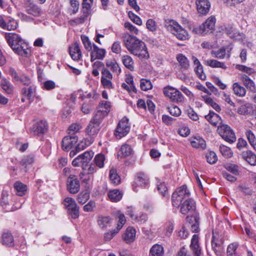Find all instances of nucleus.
<instances>
[{
	"label": "nucleus",
	"instance_id": "55",
	"mask_svg": "<svg viewBox=\"0 0 256 256\" xmlns=\"http://www.w3.org/2000/svg\"><path fill=\"white\" fill-rule=\"evenodd\" d=\"M80 38L85 49L88 52L90 51L92 48V44L88 37L86 35L82 34L80 36Z\"/></svg>",
	"mask_w": 256,
	"mask_h": 256
},
{
	"label": "nucleus",
	"instance_id": "43",
	"mask_svg": "<svg viewBox=\"0 0 256 256\" xmlns=\"http://www.w3.org/2000/svg\"><path fill=\"white\" fill-rule=\"evenodd\" d=\"M206 64L212 68H222L224 70L227 68V66L224 62L216 60H208L206 62Z\"/></svg>",
	"mask_w": 256,
	"mask_h": 256
},
{
	"label": "nucleus",
	"instance_id": "12",
	"mask_svg": "<svg viewBox=\"0 0 256 256\" xmlns=\"http://www.w3.org/2000/svg\"><path fill=\"white\" fill-rule=\"evenodd\" d=\"M78 140V136L74 133L64 136L62 142V149L66 152L70 150L76 144Z\"/></svg>",
	"mask_w": 256,
	"mask_h": 256
},
{
	"label": "nucleus",
	"instance_id": "23",
	"mask_svg": "<svg viewBox=\"0 0 256 256\" xmlns=\"http://www.w3.org/2000/svg\"><path fill=\"white\" fill-rule=\"evenodd\" d=\"M100 130V125L90 120L89 124L86 128V132L88 135L90 136V138H92V136H96ZM90 140H92V138H90Z\"/></svg>",
	"mask_w": 256,
	"mask_h": 256
},
{
	"label": "nucleus",
	"instance_id": "20",
	"mask_svg": "<svg viewBox=\"0 0 256 256\" xmlns=\"http://www.w3.org/2000/svg\"><path fill=\"white\" fill-rule=\"evenodd\" d=\"M69 53L72 58L74 61L80 60L82 57V53L78 42H75L74 44L70 46Z\"/></svg>",
	"mask_w": 256,
	"mask_h": 256
},
{
	"label": "nucleus",
	"instance_id": "18",
	"mask_svg": "<svg viewBox=\"0 0 256 256\" xmlns=\"http://www.w3.org/2000/svg\"><path fill=\"white\" fill-rule=\"evenodd\" d=\"M90 61L96 60H102L106 54V50L104 48H99L95 44H92V48L90 50Z\"/></svg>",
	"mask_w": 256,
	"mask_h": 256
},
{
	"label": "nucleus",
	"instance_id": "8",
	"mask_svg": "<svg viewBox=\"0 0 256 256\" xmlns=\"http://www.w3.org/2000/svg\"><path fill=\"white\" fill-rule=\"evenodd\" d=\"M133 188L136 192H138L136 186L147 188L150 184V178L148 175L142 172H137L134 176Z\"/></svg>",
	"mask_w": 256,
	"mask_h": 256
},
{
	"label": "nucleus",
	"instance_id": "45",
	"mask_svg": "<svg viewBox=\"0 0 256 256\" xmlns=\"http://www.w3.org/2000/svg\"><path fill=\"white\" fill-rule=\"evenodd\" d=\"M109 177L112 183L114 184L118 185L120 183V178L116 170L114 168L110 170Z\"/></svg>",
	"mask_w": 256,
	"mask_h": 256
},
{
	"label": "nucleus",
	"instance_id": "44",
	"mask_svg": "<svg viewBox=\"0 0 256 256\" xmlns=\"http://www.w3.org/2000/svg\"><path fill=\"white\" fill-rule=\"evenodd\" d=\"M164 248L160 244H155L150 250V256H163Z\"/></svg>",
	"mask_w": 256,
	"mask_h": 256
},
{
	"label": "nucleus",
	"instance_id": "47",
	"mask_svg": "<svg viewBox=\"0 0 256 256\" xmlns=\"http://www.w3.org/2000/svg\"><path fill=\"white\" fill-rule=\"evenodd\" d=\"M122 61L124 66L130 71L134 70V61L132 58L128 56L125 55L122 57Z\"/></svg>",
	"mask_w": 256,
	"mask_h": 256
},
{
	"label": "nucleus",
	"instance_id": "3",
	"mask_svg": "<svg viewBox=\"0 0 256 256\" xmlns=\"http://www.w3.org/2000/svg\"><path fill=\"white\" fill-rule=\"evenodd\" d=\"M216 22L215 16H210L200 26H190L189 29L193 34L205 35L209 32H212L215 27Z\"/></svg>",
	"mask_w": 256,
	"mask_h": 256
},
{
	"label": "nucleus",
	"instance_id": "33",
	"mask_svg": "<svg viewBox=\"0 0 256 256\" xmlns=\"http://www.w3.org/2000/svg\"><path fill=\"white\" fill-rule=\"evenodd\" d=\"M132 152V150L130 146L128 144H124L122 146L121 148L118 152V157L126 158L130 156Z\"/></svg>",
	"mask_w": 256,
	"mask_h": 256
},
{
	"label": "nucleus",
	"instance_id": "64",
	"mask_svg": "<svg viewBox=\"0 0 256 256\" xmlns=\"http://www.w3.org/2000/svg\"><path fill=\"white\" fill-rule=\"evenodd\" d=\"M186 222L192 225L194 223L199 222L200 218L198 214L194 212L192 216H188L186 217Z\"/></svg>",
	"mask_w": 256,
	"mask_h": 256
},
{
	"label": "nucleus",
	"instance_id": "51",
	"mask_svg": "<svg viewBox=\"0 0 256 256\" xmlns=\"http://www.w3.org/2000/svg\"><path fill=\"white\" fill-rule=\"evenodd\" d=\"M104 155L102 154H98L95 156L93 161L96 166L102 168L104 166Z\"/></svg>",
	"mask_w": 256,
	"mask_h": 256
},
{
	"label": "nucleus",
	"instance_id": "54",
	"mask_svg": "<svg viewBox=\"0 0 256 256\" xmlns=\"http://www.w3.org/2000/svg\"><path fill=\"white\" fill-rule=\"evenodd\" d=\"M1 86L2 88L8 94L12 93L13 86L10 82L6 79H2L1 81Z\"/></svg>",
	"mask_w": 256,
	"mask_h": 256
},
{
	"label": "nucleus",
	"instance_id": "6",
	"mask_svg": "<svg viewBox=\"0 0 256 256\" xmlns=\"http://www.w3.org/2000/svg\"><path fill=\"white\" fill-rule=\"evenodd\" d=\"M217 132L220 136L230 144L234 143L236 140V137L234 130L226 124H221L218 127Z\"/></svg>",
	"mask_w": 256,
	"mask_h": 256
},
{
	"label": "nucleus",
	"instance_id": "29",
	"mask_svg": "<svg viewBox=\"0 0 256 256\" xmlns=\"http://www.w3.org/2000/svg\"><path fill=\"white\" fill-rule=\"evenodd\" d=\"M240 80L242 82L244 85L250 92L254 91L256 88L254 82L247 75L242 74L240 76Z\"/></svg>",
	"mask_w": 256,
	"mask_h": 256
},
{
	"label": "nucleus",
	"instance_id": "32",
	"mask_svg": "<svg viewBox=\"0 0 256 256\" xmlns=\"http://www.w3.org/2000/svg\"><path fill=\"white\" fill-rule=\"evenodd\" d=\"M242 156L250 164L256 165V155L250 150H246L242 152Z\"/></svg>",
	"mask_w": 256,
	"mask_h": 256
},
{
	"label": "nucleus",
	"instance_id": "38",
	"mask_svg": "<svg viewBox=\"0 0 256 256\" xmlns=\"http://www.w3.org/2000/svg\"><path fill=\"white\" fill-rule=\"evenodd\" d=\"M106 65L108 68H110L113 72L116 73L118 75L121 72V70L114 60H106Z\"/></svg>",
	"mask_w": 256,
	"mask_h": 256
},
{
	"label": "nucleus",
	"instance_id": "16",
	"mask_svg": "<svg viewBox=\"0 0 256 256\" xmlns=\"http://www.w3.org/2000/svg\"><path fill=\"white\" fill-rule=\"evenodd\" d=\"M9 73L15 82H20L24 85L28 86L32 84V81L27 76L18 75L16 70L12 68H10Z\"/></svg>",
	"mask_w": 256,
	"mask_h": 256
},
{
	"label": "nucleus",
	"instance_id": "1",
	"mask_svg": "<svg viewBox=\"0 0 256 256\" xmlns=\"http://www.w3.org/2000/svg\"><path fill=\"white\" fill-rule=\"evenodd\" d=\"M124 42L128 50L140 58H148L149 54L144 42L132 35L126 36Z\"/></svg>",
	"mask_w": 256,
	"mask_h": 256
},
{
	"label": "nucleus",
	"instance_id": "61",
	"mask_svg": "<svg viewBox=\"0 0 256 256\" xmlns=\"http://www.w3.org/2000/svg\"><path fill=\"white\" fill-rule=\"evenodd\" d=\"M140 87L142 90L147 91L152 88V85L150 80L142 78L140 81Z\"/></svg>",
	"mask_w": 256,
	"mask_h": 256
},
{
	"label": "nucleus",
	"instance_id": "4",
	"mask_svg": "<svg viewBox=\"0 0 256 256\" xmlns=\"http://www.w3.org/2000/svg\"><path fill=\"white\" fill-rule=\"evenodd\" d=\"M190 192L186 185L182 186L178 188L172 194V200L174 206L178 208L182 201L190 198Z\"/></svg>",
	"mask_w": 256,
	"mask_h": 256
},
{
	"label": "nucleus",
	"instance_id": "46",
	"mask_svg": "<svg viewBox=\"0 0 256 256\" xmlns=\"http://www.w3.org/2000/svg\"><path fill=\"white\" fill-rule=\"evenodd\" d=\"M14 186L18 195L22 196L25 194L27 188L26 185L18 181L14 183Z\"/></svg>",
	"mask_w": 256,
	"mask_h": 256
},
{
	"label": "nucleus",
	"instance_id": "10",
	"mask_svg": "<svg viewBox=\"0 0 256 256\" xmlns=\"http://www.w3.org/2000/svg\"><path fill=\"white\" fill-rule=\"evenodd\" d=\"M116 218H118L116 228L104 234V240L105 241L108 242L118 232L126 223V220L124 215L123 214H122L120 212H117Z\"/></svg>",
	"mask_w": 256,
	"mask_h": 256
},
{
	"label": "nucleus",
	"instance_id": "34",
	"mask_svg": "<svg viewBox=\"0 0 256 256\" xmlns=\"http://www.w3.org/2000/svg\"><path fill=\"white\" fill-rule=\"evenodd\" d=\"M107 115L108 114L106 111H104V110H100V108L98 107L97 111L91 120L100 125L103 118Z\"/></svg>",
	"mask_w": 256,
	"mask_h": 256
},
{
	"label": "nucleus",
	"instance_id": "21",
	"mask_svg": "<svg viewBox=\"0 0 256 256\" xmlns=\"http://www.w3.org/2000/svg\"><path fill=\"white\" fill-rule=\"evenodd\" d=\"M199 238L198 234H194L191 240L190 248L194 256H200L202 253L199 245Z\"/></svg>",
	"mask_w": 256,
	"mask_h": 256
},
{
	"label": "nucleus",
	"instance_id": "62",
	"mask_svg": "<svg viewBox=\"0 0 256 256\" xmlns=\"http://www.w3.org/2000/svg\"><path fill=\"white\" fill-rule=\"evenodd\" d=\"M92 2L88 0H83L82 3V12L84 14L88 15L89 11L91 8Z\"/></svg>",
	"mask_w": 256,
	"mask_h": 256
},
{
	"label": "nucleus",
	"instance_id": "58",
	"mask_svg": "<svg viewBox=\"0 0 256 256\" xmlns=\"http://www.w3.org/2000/svg\"><path fill=\"white\" fill-rule=\"evenodd\" d=\"M211 54L212 56L218 59H222L226 56V49L222 48L218 50H213L212 51Z\"/></svg>",
	"mask_w": 256,
	"mask_h": 256
},
{
	"label": "nucleus",
	"instance_id": "19",
	"mask_svg": "<svg viewBox=\"0 0 256 256\" xmlns=\"http://www.w3.org/2000/svg\"><path fill=\"white\" fill-rule=\"evenodd\" d=\"M196 9L200 15L206 14L210 9V4L208 0H196Z\"/></svg>",
	"mask_w": 256,
	"mask_h": 256
},
{
	"label": "nucleus",
	"instance_id": "52",
	"mask_svg": "<svg viewBox=\"0 0 256 256\" xmlns=\"http://www.w3.org/2000/svg\"><path fill=\"white\" fill-rule=\"evenodd\" d=\"M87 146L86 143L83 141L80 142L76 146L75 149L70 151V156L74 157L77 153L85 149Z\"/></svg>",
	"mask_w": 256,
	"mask_h": 256
},
{
	"label": "nucleus",
	"instance_id": "13",
	"mask_svg": "<svg viewBox=\"0 0 256 256\" xmlns=\"http://www.w3.org/2000/svg\"><path fill=\"white\" fill-rule=\"evenodd\" d=\"M48 124L46 120H40L34 123L31 128V130L34 135L42 136L48 130Z\"/></svg>",
	"mask_w": 256,
	"mask_h": 256
},
{
	"label": "nucleus",
	"instance_id": "5",
	"mask_svg": "<svg viewBox=\"0 0 256 256\" xmlns=\"http://www.w3.org/2000/svg\"><path fill=\"white\" fill-rule=\"evenodd\" d=\"M62 203L69 216L73 219H76L79 217L80 207L74 198L67 197L64 199Z\"/></svg>",
	"mask_w": 256,
	"mask_h": 256
},
{
	"label": "nucleus",
	"instance_id": "14",
	"mask_svg": "<svg viewBox=\"0 0 256 256\" xmlns=\"http://www.w3.org/2000/svg\"><path fill=\"white\" fill-rule=\"evenodd\" d=\"M180 206V212L183 214H186L188 213L195 212L196 209V202L192 198H187L183 202H182Z\"/></svg>",
	"mask_w": 256,
	"mask_h": 256
},
{
	"label": "nucleus",
	"instance_id": "57",
	"mask_svg": "<svg viewBox=\"0 0 256 256\" xmlns=\"http://www.w3.org/2000/svg\"><path fill=\"white\" fill-rule=\"evenodd\" d=\"M206 161L210 164H214L218 160V157L216 154L213 151H210L206 154Z\"/></svg>",
	"mask_w": 256,
	"mask_h": 256
},
{
	"label": "nucleus",
	"instance_id": "36",
	"mask_svg": "<svg viewBox=\"0 0 256 256\" xmlns=\"http://www.w3.org/2000/svg\"><path fill=\"white\" fill-rule=\"evenodd\" d=\"M190 143L193 148H200L202 150H204L206 148V143L205 140L200 137L194 138V140L191 141Z\"/></svg>",
	"mask_w": 256,
	"mask_h": 256
},
{
	"label": "nucleus",
	"instance_id": "59",
	"mask_svg": "<svg viewBox=\"0 0 256 256\" xmlns=\"http://www.w3.org/2000/svg\"><path fill=\"white\" fill-rule=\"evenodd\" d=\"M90 198V194L86 191H83L78 195L77 200L79 204H84Z\"/></svg>",
	"mask_w": 256,
	"mask_h": 256
},
{
	"label": "nucleus",
	"instance_id": "42",
	"mask_svg": "<svg viewBox=\"0 0 256 256\" xmlns=\"http://www.w3.org/2000/svg\"><path fill=\"white\" fill-rule=\"evenodd\" d=\"M98 223L102 229H106L110 226L112 223V219L109 216H100L98 218Z\"/></svg>",
	"mask_w": 256,
	"mask_h": 256
},
{
	"label": "nucleus",
	"instance_id": "27",
	"mask_svg": "<svg viewBox=\"0 0 256 256\" xmlns=\"http://www.w3.org/2000/svg\"><path fill=\"white\" fill-rule=\"evenodd\" d=\"M204 117L210 124L214 126H216L218 124L220 125L222 124L220 116L213 111L210 110L209 114L205 116Z\"/></svg>",
	"mask_w": 256,
	"mask_h": 256
},
{
	"label": "nucleus",
	"instance_id": "26",
	"mask_svg": "<svg viewBox=\"0 0 256 256\" xmlns=\"http://www.w3.org/2000/svg\"><path fill=\"white\" fill-rule=\"evenodd\" d=\"M35 156L34 154H30L24 156L20 162V164L26 171L30 166H31L35 160Z\"/></svg>",
	"mask_w": 256,
	"mask_h": 256
},
{
	"label": "nucleus",
	"instance_id": "48",
	"mask_svg": "<svg viewBox=\"0 0 256 256\" xmlns=\"http://www.w3.org/2000/svg\"><path fill=\"white\" fill-rule=\"evenodd\" d=\"M176 60L180 63L182 68L187 70L188 68L190 66L189 61L182 54H178L176 56Z\"/></svg>",
	"mask_w": 256,
	"mask_h": 256
},
{
	"label": "nucleus",
	"instance_id": "41",
	"mask_svg": "<svg viewBox=\"0 0 256 256\" xmlns=\"http://www.w3.org/2000/svg\"><path fill=\"white\" fill-rule=\"evenodd\" d=\"M108 196L112 202H117L122 199V194L118 190H113L108 192Z\"/></svg>",
	"mask_w": 256,
	"mask_h": 256
},
{
	"label": "nucleus",
	"instance_id": "60",
	"mask_svg": "<svg viewBox=\"0 0 256 256\" xmlns=\"http://www.w3.org/2000/svg\"><path fill=\"white\" fill-rule=\"evenodd\" d=\"M220 150L222 155L226 158H230L232 156L233 153L231 149L226 146L224 145L220 146Z\"/></svg>",
	"mask_w": 256,
	"mask_h": 256
},
{
	"label": "nucleus",
	"instance_id": "53",
	"mask_svg": "<svg viewBox=\"0 0 256 256\" xmlns=\"http://www.w3.org/2000/svg\"><path fill=\"white\" fill-rule=\"evenodd\" d=\"M157 189L159 192L162 194L164 197H166V198H169V194L168 191V188L166 186L164 182H160L157 184Z\"/></svg>",
	"mask_w": 256,
	"mask_h": 256
},
{
	"label": "nucleus",
	"instance_id": "9",
	"mask_svg": "<svg viewBox=\"0 0 256 256\" xmlns=\"http://www.w3.org/2000/svg\"><path fill=\"white\" fill-rule=\"evenodd\" d=\"M224 240L223 236L218 232L212 230V236L211 240L212 250L216 256L221 255L220 248L222 246Z\"/></svg>",
	"mask_w": 256,
	"mask_h": 256
},
{
	"label": "nucleus",
	"instance_id": "7",
	"mask_svg": "<svg viewBox=\"0 0 256 256\" xmlns=\"http://www.w3.org/2000/svg\"><path fill=\"white\" fill-rule=\"evenodd\" d=\"M130 126L128 120L126 118H122L118 122L114 132V134L117 139H120L126 136L130 132Z\"/></svg>",
	"mask_w": 256,
	"mask_h": 256
},
{
	"label": "nucleus",
	"instance_id": "25",
	"mask_svg": "<svg viewBox=\"0 0 256 256\" xmlns=\"http://www.w3.org/2000/svg\"><path fill=\"white\" fill-rule=\"evenodd\" d=\"M136 234V230L134 228L128 227L123 234L122 238L126 244H130L135 240Z\"/></svg>",
	"mask_w": 256,
	"mask_h": 256
},
{
	"label": "nucleus",
	"instance_id": "15",
	"mask_svg": "<svg viewBox=\"0 0 256 256\" xmlns=\"http://www.w3.org/2000/svg\"><path fill=\"white\" fill-rule=\"evenodd\" d=\"M224 32L231 38L237 40H242L244 38V34L242 32H240L232 24H228L224 30Z\"/></svg>",
	"mask_w": 256,
	"mask_h": 256
},
{
	"label": "nucleus",
	"instance_id": "28",
	"mask_svg": "<svg viewBox=\"0 0 256 256\" xmlns=\"http://www.w3.org/2000/svg\"><path fill=\"white\" fill-rule=\"evenodd\" d=\"M192 59L194 64L196 66L194 68V71L200 80H204L206 79V76L204 72L203 68L198 60L195 56H192Z\"/></svg>",
	"mask_w": 256,
	"mask_h": 256
},
{
	"label": "nucleus",
	"instance_id": "37",
	"mask_svg": "<svg viewBox=\"0 0 256 256\" xmlns=\"http://www.w3.org/2000/svg\"><path fill=\"white\" fill-rule=\"evenodd\" d=\"M164 25L165 28L166 29L170 31L172 34H173L176 30H178V28H180V24L172 20H166L164 22Z\"/></svg>",
	"mask_w": 256,
	"mask_h": 256
},
{
	"label": "nucleus",
	"instance_id": "11",
	"mask_svg": "<svg viewBox=\"0 0 256 256\" xmlns=\"http://www.w3.org/2000/svg\"><path fill=\"white\" fill-rule=\"evenodd\" d=\"M164 94L168 97L172 101L174 102H182L183 96L182 93L176 89L169 86L164 88L163 90Z\"/></svg>",
	"mask_w": 256,
	"mask_h": 256
},
{
	"label": "nucleus",
	"instance_id": "30",
	"mask_svg": "<svg viewBox=\"0 0 256 256\" xmlns=\"http://www.w3.org/2000/svg\"><path fill=\"white\" fill-rule=\"evenodd\" d=\"M2 244L3 245L12 247L14 245V236L12 234L8 232H4L2 234Z\"/></svg>",
	"mask_w": 256,
	"mask_h": 256
},
{
	"label": "nucleus",
	"instance_id": "40",
	"mask_svg": "<svg viewBox=\"0 0 256 256\" xmlns=\"http://www.w3.org/2000/svg\"><path fill=\"white\" fill-rule=\"evenodd\" d=\"M239 246L238 242H234L228 245L226 249L227 256H238L237 249Z\"/></svg>",
	"mask_w": 256,
	"mask_h": 256
},
{
	"label": "nucleus",
	"instance_id": "39",
	"mask_svg": "<svg viewBox=\"0 0 256 256\" xmlns=\"http://www.w3.org/2000/svg\"><path fill=\"white\" fill-rule=\"evenodd\" d=\"M232 90L234 94L240 97H243L246 95V88L240 85L238 82H234L232 84Z\"/></svg>",
	"mask_w": 256,
	"mask_h": 256
},
{
	"label": "nucleus",
	"instance_id": "63",
	"mask_svg": "<svg viewBox=\"0 0 256 256\" xmlns=\"http://www.w3.org/2000/svg\"><path fill=\"white\" fill-rule=\"evenodd\" d=\"M8 194H5L3 192L2 194V196L0 200V204L3 208L4 209H5L6 211L10 210V208H8L10 204L8 202Z\"/></svg>",
	"mask_w": 256,
	"mask_h": 256
},
{
	"label": "nucleus",
	"instance_id": "2",
	"mask_svg": "<svg viewBox=\"0 0 256 256\" xmlns=\"http://www.w3.org/2000/svg\"><path fill=\"white\" fill-rule=\"evenodd\" d=\"M5 38L8 45L16 54L24 57L29 56L30 50L28 48V44H24V46H20L19 48L16 47L17 44L22 42V39L18 34L14 33H8L6 34Z\"/></svg>",
	"mask_w": 256,
	"mask_h": 256
},
{
	"label": "nucleus",
	"instance_id": "56",
	"mask_svg": "<svg viewBox=\"0 0 256 256\" xmlns=\"http://www.w3.org/2000/svg\"><path fill=\"white\" fill-rule=\"evenodd\" d=\"M246 134L250 144L256 150V138L252 132L248 130L246 132Z\"/></svg>",
	"mask_w": 256,
	"mask_h": 256
},
{
	"label": "nucleus",
	"instance_id": "50",
	"mask_svg": "<svg viewBox=\"0 0 256 256\" xmlns=\"http://www.w3.org/2000/svg\"><path fill=\"white\" fill-rule=\"evenodd\" d=\"M224 168L234 176H238L240 174L239 166L233 164H226L224 165Z\"/></svg>",
	"mask_w": 256,
	"mask_h": 256
},
{
	"label": "nucleus",
	"instance_id": "24",
	"mask_svg": "<svg viewBox=\"0 0 256 256\" xmlns=\"http://www.w3.org/2000/svg\"><path fill=\"white\" fill-rule=\"evenodd\" d=\"M24 8L28 14L34 16H39L42 12L40 8L33 2L24 4Z\"/></svg>",
	"mask_w": 256,
	"mask_h": 256
},
{
	"label": "nucleus",
	"instance_id": "35",
	"mask_svg": "<svg viewBox=\"0 0 256 256\" xmlns=\"http://www.w3.org/2000/svg\"><path fill=\"white\" fill-rule=\"evenodd\" d=\"M107 115L108 114L106 111H104V110H100V108L98 107L97 111L91 120L100 125L103 118Z\"/></svg>",
	"mask_w": 256,
	"mask_h": 256
},
{
	"label": "nucleus",
	"instance_id": "17",
	"mask_svg": "<svg viewBox=\"0 0 256 256\" xmlns=\"http://www.w3.org/2000/svg\"><path fill=\"white\" fill-rule=\"evenodd\" d=\"M67 188L71 194L77 193L80 188V184L75 175L70 174L67 180Z\"/></svg>",
	"mask_w": 256,
	"mask_h": 256
},
{
	"label": "nucleus",
	"instance_id": "22",
	"mask_svg": "<svg viewBox=\"0 0 256 256\" xmlns=\"http://www.w3.org/2000/svg\"><path fill=\"white\" fill-rule=\"evenodd\" d=\"M36 86L33 84L29 85L28 87H24L22 89L21 93L24 96L26 97L28 99L32 102L36 95Z\"/></svg>",
	"mask_w": 256,
	"mask_h": 256
},
{
	"label": "nucleus",
	"instance_id": "49",
	"mask_svg": "<svg viewBox=\"0 0 256 256\" xmlns=\"http://www.w3.org/2000/svg\"><path fill=\"white\" fill-rule=\"evenodd\" d=\"M172 34H174L180 40H185L188 38L187 32L182 28L180 26V28H178V30H176Z\"/></svg>",
	"mask_w": 256,
	"mask_h": 256
},
{
	"label": "nucleus",
	"instance_id": "31",
	"mask_svg": "<svg viewBox=\"0 0 256 256\" xmlns=\"http://www.w3.org/2000/svg\"><path fill=\"white\" fill-rule=\"evenodd\" d=\"M82 160V168L83 170H86L87 166L94 156V152L92 151H86L81 154Z\"/></svg>",
	"mask_w": 256,
	"mask_h": 256
}]
</instances>
